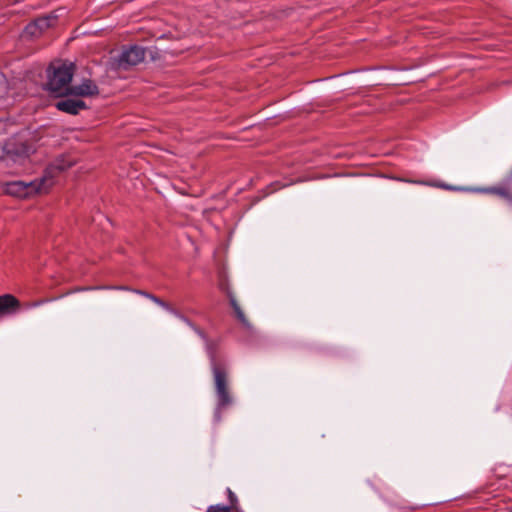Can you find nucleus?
Listing matches in <instances>:
<instances>
[{
    "mask_svg": "<svg viewBox=\"0 0 512 512\" xmlns=\"http://www.w3.org/2000/svg\"><path fill=\"white\" fill-rule=\"evenodd\" d=\"M72 163L64 159H58L51 164L45 171L44 175L29 182L11 181L5 184L4 190L7 194L18 197L28 198L37 194L47 193L54 185L55 177L62 171L71 167Z\"/></svg>",
    "mask_w": 512,
    "mask_h": 512,
    "instance_id": "nucleus-1",
    "label": "nucleus"
},
{
    "mask_svg": "<svg viewBox=\"0 0 512 512\" xmlns=\"http://www.w3.org/2000/svg\"><path fill=\"white\" fill-rule=\"evenodd\" d=\"M145 58V50L139 46H131L124 49L118 58V66L128 68L142 62Z\"/></svg>",
    "mask_w": 512,
    "mask_h": 512,
    "instance_id": "nucleus-4",
    "label": "nucleus"
},
{
    "mask_svg": "<svg viewBox=\"0 0 512 512\" xmlns=\"http://www.w3.org/2000/svg\"><path fill=\"white\" fill-rule=\"evenodd\" d=\"M74 73L72 63H60L49 69L48 90L56 96L69 95L72 85L71 80Z\"/></svg>",
    "mask_w": 512,
    "mask_h": 512,
    "instance_id": "nucleus-3",
    "label": "nucleus"
},
{
    "mask_svg": "<svg viewBox=\"0 0 512 512\" xmlns=\"http://www.w3.org/2000/svg\"><path fill=\"white\" fill-rule=\"evenodd\" d=\"M7 91V81L3 75L0 74V97Z\"/></svg>",
    "mask_w": 512,
    "mask_h": 512,
    "instance_id": "nucleus-13",
    "label": "nucleus"
},
{
    "mask_svg": "<svg viewBox=\"0 0 512 512\" xmlns=\"http://www.w3.org/2000/svg\"><path fill=\"white\" fill-rule=\"evenodd\" d=\"M168 312L173 314L174 316H176L178 318H179V316H181V314L178 311H176L173 307H172V311H168Z\"/></svg>",
    "mask_w": 512,
    "mask_h": 512,
    "instance_id": "nucleus-18",
    "label": "nucleus"
},
{
    "mask_svg": "<svg viewBox=\"0 0 512 512\" xmlns=\"http://www.w3.org/2000/svg\"><path fill=\"white\" fill-rule=\"evenodd\" d=\"M179 319L187 323L188 325L192 326L191 322L185 316L181 315L179 316Z\"/></svg>",
    "mask_w": 512,
    "mask_h": 512,
    "instance_id": "nucleus-17",
    "label": "nucleus"
},
{
    "mask_svg": "<svg viewBox=\"0 0 512 512\" xmlns=\"http://www.w3.org/2000/svg\"><path fill=\"white\" fill-rule=\"evenodd\" d=\"M441 187H443L445 189H449V190H467L466 188H456V187H452V186H448V185H441Z\"/></svg>",
    "mask_w": 512,
    "mask_h": 512,
    "instance_id": "nucleus-16",
    "label": "nucleus"
},
{
    "mask_svg": "<svg viewBox=\"0 0 512 512\" xmlns=\"http://www.w3.org/2000/svg\"><path fill=\"white\" fill-rule=\"evenodd\" d=\"M19 307L20 302L15 296L11 294L0 296V315L13 313L18 310Z\"/></svg>",
    "mask_w": 512,
    "mask_h": 512,
    "instance_id": "nucleus-7",
    "label": "nucleus"
},
{
    "mask_svg": "<svg viewBox=\"0 0 512 512\" xmlns=\"http://www.w3.org/2000/svg\"><path fill=\"white\" fill-rule=\"evenodd\" d=\"M231 506L223 505V504H216L211 505L208 507L206 512H230Z\"/></svg>",
    "mask_w": 512,
    "mask_h": 512,
    "instance_id": "nucleus-10",
    "label": "nucleus"
},
{
    "mask_svg": "<svg viewBox=\"0 0 512 512\" xmlns=\"http://www.w3.org/2000/svg\"><path fill=\"white\" fill-rule=\"evenodd\" d=\"M98 93V88L91 80H84L82 84L72 86L69 95L91 96Z\"/></svg>",
    "mask_w": 512,
    "mask_h": 512,
    "instance_id": "nucleus-8",
    "label": "nucleus"
},
{
    "mask_svg": "<svg viewBox=\"0 0 512 512\" xmlns=\"http://www.w3.org/2000/svg\"><path fill=\"white\" fill-rule=\"evenodd\" d=\"M226 492H227V496H228V500H229L228 506H231V510L235 509L238 504L237 496L230 488H227Z\"/></svg>",
    "mask_w": 512,
    "mask_h": 512,
    "instance_id": "nucleus-11",
    "label": "nucleus"
},
{
    "mask_svg": "<svg viewBox=\"0 0 512 512\" xmlns=\"http://www.w3.org/2000/svg\"><path fill=\"white\" fill-rule=\"evenodd\" d=\"M57 21V16L54 14L46 15L37 18L34 22L30 23L26 30L29 34L37 36L46 29L53 26Z\"/></svg>",
    "mask_w": 512,
    "mask_h": 512,
    "instance_id": "nucleus-5",
    "label": "nucleus"
},
{
    "mask_svg": "<svg viewBox=\"0 0 512 512\" xmlns=\"http://www.w3.org/2000/svg\"><path fill=\"white\" fill-rule=\"evenodd\" d=\"M150 300L152 302H154L155 304H157L158 306H160L163 309H165L166 311H172V306L170 304L164 302L163 300H161L160 298L156 297L155 295H152V298Z\"/></svg>",
    "mask_w": 512,
    "mask_h": 512,
    "instance_id": "nucleus-12",
    "label": "nucleus"
},
{
    "mask_svg": "<svg viewBox=\"0 0 512 512\" xmlns=\"http://www.w3.org/2000/svg\"><path fill=\"white\" fill-rule=\"evenodd\" d=\"M209 358L214 378L215 393L217 397V407L215 417L220 420L221 410L232 405L233 397L229 388L228 373L225 365L218 362L214 352L209 350Z\"/></svg>",
    "mask_w": 512,
    "mask_h": 512,
    "instance_id": "nucleus-2",
    "label": "nucleus"
},
{
    "mask_svg": "<svg viewBox=\"0 0 512 512\" xmlns=\"http://www.w3.org/2000/svg\"><path fill=\"white\" fill-rule=\"evenodd\" d=\"M56 107L60 111H63V112H66V113H69L72 115H76L81 110L85 109L86 105H85L84 101H82L80 99L68 98V99H63V100L58 101L56 103Z\"/></svg>",
    "mask_w": 512,
    "mask_h": 512,
    "instance_id": "nucleus-6",
    "label": "nucleus"
},
{
    "mask_svg": "<svg viewBox=\"0 0 512 512\" xmlns=\"http://www.w3.org/2000/svg\"><path fill=\"white\" fill-rule=\"evenodd\" d=\"M106 289H114V290H124V291H131L127 286H112V287H105Z\"/></svg>",
    "mask_w": 512,
    "mask_h": 512,
    "instance_id": "nucleus-15",
    "label": "nucleus"
},
{
    "mask_svg": "<svg viewBox=\"0 0 512 512\" xmlns=\"http://www.w3.org/2000/svg\"><path fill=\"white\" fill-rule=\"evenodd\" d=\"M131 291L136 293V294H138V295H141V296H143V297H145V298H147L149 300L152 298V295H153L151 293H148V292L143 291V290H138V289H134V290H131Z\"/></svg>",
    "mask_w": 512,
    "mask_h": 512,
    "instance_id": "nucleus-14",
    "label": "nucleus"
},
{
    "mask_svg": "<svg viewBox=\"0 0 512 512\" xmlns=\"http://www.w3.org/2000/svg\"><path fill=\"white\" fill-rule=\"evenodd\" d=\"M229 301H230V304L234 310V313H235L237 319L242 323L243 326L249 328L250 323H249L248 319L246 318L244 312L242 311L241 307L237 303L235 297L232 294H229Z\"/></svg>",
    "mask_w": 512,
    "mask_h": 512,
    "instance_id": "nucleus-9",
    "label": "nucleus"
}]
</instances>
